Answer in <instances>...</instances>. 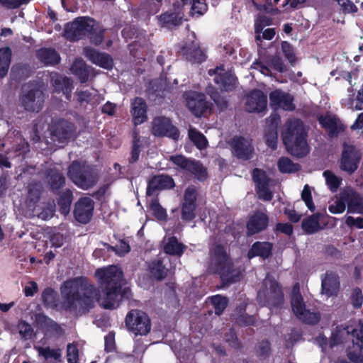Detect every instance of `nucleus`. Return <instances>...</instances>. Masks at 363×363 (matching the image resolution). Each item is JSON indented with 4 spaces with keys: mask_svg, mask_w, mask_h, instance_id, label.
Wrapping results in <instances>:
<instances>
[{
    "mask_svg": "<svg viewBox=\"0 0 363 363\" xmlns=\"http://www.w3.org/2000/svg\"><path fill=\"white\" fill-rule=\"evenodd\" d=\"M272 251V245L269 242H255L247 253L249 259L255 257H260L263 259L268 258Z\"/></svg>",
    "mask_w": 363,
    "mask_h": 363,
    "instance_id": "nucleus-33",
    "label": "nucleus"
},
{
    "mask_svg": "<svg viewBox=\"0 0 363 363\" xmlns=\"http://www.w3.org/2000/svg\"><path fill=\"white\" fill-rule=\"evenodd\" d=\"M174 11H168L162 15L157 16L159 24L164 28H172L181 23L183 18L182 12V6L179 2H174L173 4Z\"/></svg>",
    "mask_w": 363,
    "mask_h": 363,
    "instance_id": "nucleus-21",
    "label": "nucleus"
},
{
    "mask_svg": "<svg viewBox=\"0 0 363 363\" xmlns=\"http://www.w3.org/2000/svg\"><path fill=\"white\" fill-rule=\"evenodd\" d=\"M270 24V19L265 16H259L255 23V30L256 33L255 39L257 41L261 40L260 33L262 32L264 28Z\"/></svg>",
    "mask_w": 363,
    "mask_h": 363,
    "instance_id": "nucleus-49",
    "label": "nucleus"
},
{
    "mask_svg": "<svg viewBox=\"0 0 363 363\" xmlns=\"http://www.w3.org/2000/svg\"><path fill=\"white\" fill-rule=\"evenodd\" d=\"M74 126L72 123L62 119L53 120L50 126V132L52 140L57 144V147H62L73 135Z\"/></svg>",
    "mask_w": 363,
    "mask_h": 363,
    "instance_id": "nucleus-11",
    "label": "nucleus"
},
{
    "mask_svg": "<svg viewBox=\"0 0 363 363\" xmlns=\"http://www.w3.org/2000/svg\"><path fill=\"white\" fill-rule=\"evenodd\" d=\"M184 98L189 109L196 117H201L210 108V104L202 93L194 91H186Z\"/></svg>",
    "mask_w": 363,
    "mask_h": 363,
    "instance_id": "nucleus-13",
    "label": "nucleus"
},
{
    "mask_svg": "<svg viewBox=\"0 0 363 363\" xmlns=\"http://www.w3.org/2000/svg\"><path fill=\"white\" fill-rule=\"evenodd\" d=\"M69 178L79 187L88 189L97 182L98 177L92 167L83 162L74 161L68 169Z\"/></svg>",
    "mask_w": 363,
    "mask_h": 363,
    "instance_id": "nucleus-7",
    "label": "nucleus"
},
{
    "mask_svg": "<svg viewBox=\"0 0 363 363\" xmlns=\"http://www.w3.org/2000/svg\"><path fill=\"white\" fill-rule=\"evenodd\" d=\"M72 201V192L69 189H66L61 194L58 203L62 208V212L67 214L69 211L70 205Z\"/></svg>",
    "mask_w": 363,
    "mask_h": 363,
    "instance_id": "nucleus-47",
    "label": "nucleus"
},
{
    "mask_svg": "<svg viewBox=\"0 0 363 363\" xmlns=\"http://www.w3.org/2000/svg\"><path fill=\"white\" fill-rule=\"evenodd\" d=\"M282 139L287 151L292 155L301 157L308 153L306 134L303 123L299 119H289L286 122Z\"/></svg>",
    "mask_w": 363,
    "mask_h": 363,
    "instance_id": "nucleus-3",
    "label": "nucleus"
},
{
    "mask_svg": "<svg viewBox=\"0 0 363 363\" xmlns=\"http://www.w3.org/2000/svg\"><path fill=\"white\" fill-rule=\"evenodd\" d=\"M319 214H313L302 222V228L307 233L312 234L320 229L319 223Z\"/></svg>",
    "mask_w": 363,
    "mask_h": 363,
    "instance_id": "nucleus-38",
    "label": "nucleus"
},
{
    "mask_svg": "<svg viewBox=\"0 0 363 363\" xmlns=\"http://www.w3.org/2000/svg\"><path fill=\"white\" fill-rule=\"evenodd\" d=\"M84 56L92 63L104 69H111L113 67V60L111 56L104 52H100L91 48H85L83 52Z\"/></svg>",
    "mask_w": 363,
    "mask_h": 363,
    "instance_id": "nucleus-26",
    "label": "nucleus"
},
{
    "mask_svg": "<svg viewBox=\"0 0 363 363\" xmlns=\"http://www.w3.org/2000/svg\"><path fill=\"white\" fill-rule=\"evenodd\" d=\"M209 298L211 304L213 306L215 313L217 315H220L228 305V299L220 295H216Z\"/></svg>",
    "mask_w": 363,
    "mask_h": 363,
    "instance_id": "nucleus-46",
    "label": "nucleus"
},
{
    "mask_svg": "<svg viewBox=\"0 0 363 363\" xmlns=\"http://www.w3.org/2000/svg\"><path fill=\"white\" fill-rule=\"evenodd\" d=\"M37 57L46 65H54L60 62V55L53 49L42 48L37 51Z\"/></svg>",
    "mask_w": 363,
    "mask_h": 363,
    "instance_id": "nucleus-35",
    "label": "nucleus"
},
{
    "mask_svg": "<svg viewBox=\"0 0 363 363\" xmlns=\"http://www.w3.org/2000/svg\"><path fill=\"white\" fill-rule=\"evenodd\" d=\"M196 206L182 203V218L183 220H191L195 218V209Z\"/></svg>",
    "mask_w": 363,
    "mask_h": 363,
    "instance_id": "nucleus-58",
    "label": "nucleus"
},
{
    "mask_svg": "<svg viewBox=\"0 0 363 363\" xmlns=\"http://www.w3.org/2000/svg\"><path fill=\"white\" fill-rule=\"evenodd\" d=\"M68 363H79V350L73 344H68L67 348Z\"/></svg>",
    "mask_w": 363,
    "mask_h": 363,
    "instance_id": "nucleus-60",
    "label": "nucleus"
},
{
    "mask_svg": "<svg viewBox=\"0 0 363 363\" xmlns=\"http://www.w3.org/2000/svg\"><path fill=\"white\" fill-rule=\"evenodd\" d=\"M268 221L267 214L260 211L256 212L247 222V234L252 235L264 230L267 227Z\"/></svg>",
    "mask_w": 363,
    "mask_h": 363,
    "instance_id": "nucleus-30",
    "label": "nucleus"
},
{
    "mask_svg": "<svg viewBox=\"0 0 363 363\" xmlns=\"http://www.w3.org/2000/svg\"><path fill=\"white\" fill-rule=\"evenodd\" d=\"M252 179L256 186L269 184V182L265 172L257 168L252 171Z\"/></svg>",
    "mask_w": 363,
    "mask_h": 363,
    "instance_id": "nucleus-53",
    "label": "nucleus"
},
{
    "mask_svg": "<svg viewBox=\"0 0 363 363\" xmlns=\"http://www.w3.org/2000/svg\"><path fill=\"white\" fill-rule=\"evenodd\" d=\"M278 167L280 172L283 173H291L299 170L300 166L294 163L287 157H281L278 161Z\"/></svg>",
    "mask_w": 363,
    "mask_h": 363,
    "instance_id": "nucleus-45",
    "label": "nucleus"
},
{
    "mask_svg": "<svg viewBox=\"0 0 363 363\" xmlns=\"http://www.w3.org/2000/svg\"><path fill=\"white\" fill-rule=\"evenodd\" d=\"M257 301L261 306L272 308L281 306L284 296L277 281L267 274L263 281L262 289L257 292Z\"/></svg>",
    "mask_w": 363,
    "mask_h": 363,
    "instance_id": "nucleus-6",
    "label": "nucleus"
},
{
    "mask_svg": "<svg viewBox=\"0 0 363 363\" xmlns=\"http://www.w3.org/2000/svg\"><path fill=\"white\" fill-rule=\"evenodd\" d=\"M104 97L99 91L93 88L81 90L77 92V101L81 106L86 107L90 106L91 108L97 106Z\"/></svg>",
    "mask_w": 363,
    "mask_h": 363,
    "instance_id": "nucleus-27",
    "label": "nucleus"
},
{
    "mask_svg": "<svg viewBox=\"0 0 363 363\" xmlns=\"http://www.w3.org/2000/svg\"><path fill=\"white\" fill-rule=\"evenodd\" d=\"M208 271L218 274L224 284L240 281L242 272L235 268L226 247L219 243H213L209 250Z\"/></svg>",
    "mask_w": 363,
    "mask_h": 363,
    "instance_id": "nucleus-2",
    "label": "nucleus"
},
{
    "mask_svg": "<svg viewBox=\"0 0 363 363\" xmlns=\"http://www.w3.org/2000/svg\"><path fill=\"white\" fill-rule=\"evenodd\" d=\"M251 68L258 70L260 73L265 76H272V71L279 72H284L286 70V67L282 60L277 56H274L266 60L257 61L254 62Z\"/></svg>",
    "mask_w": 363,
    "mask_h": 363,
    "instance_id": "nucleus-18",
    "label": "nucleus"
},
{
    "mask_svg": "<svg viewBox=\"0 0 363 363\" xmlns=\"http://www.w3.org/2000/svg\"><path fill=\"white\" fill-rule=\"evenodd\" d=\"M18 329L21 337L24 340H30L33 337V330L30 324L21 320L18 324Z\"/></svg>",
    "mask_w": 363,
    "mask_h": 363,
    "instance_id": "nucleus-51",
    "label": "nucleus"
},
{
    "mask_svg": "<svg viewBox=\"0 0 363 363\" xmlns=\"http://www.w3.org/2000/svg\"><path fill=\"white\" fill-rule=\"evenodd\" d=\"M351 301L354 308H360L363 303V294L359 288H354L351 294Z\"/></svg>",
    "mask_w": 363,
    "mask_h": 363,
    "instance_id": "nucleus-61",
    "label": "nucleus"
},
{
    "mask_svg": "<svg viewBox=\"0 0 363 363\" xmlns=\"http://www.w3.org/2000/svg\"><path fill=\"white\" fill-rule=\"evenodd\" d=\"M321 126L325 130L330 137H335L344 131V125L334 114L327 113L318 118Z\"/></svg>",
    "mask_w": 363,
    "mask_h": 363,
    "instance_id": "nucleus-23",
    "label": "nucleus"
},
{
    "mask_svg": "<svg viewBox=\"0 0 363 363\" xmlns=\"http://www.w3.org/2000/svg\"><path fill=\"white\" fill-rule=\"evenodd\" d=\"M94 205L91 198H81L75 204L74 211L75 219L81 223H87L93 216Z\"/></svg>",
    "mask_w": 363,
    "mask_h": 363,
    "instance_id": "nucleus-20",
    "label": "nucleus"
},
{
    "mask_svg": "<svg viewBox=\"0 0 363 363\" xmlns=\"http://www.w3.org/2000/svg\"><path fill=\"white\" fill-rule=\"evenodd\" d=\"M127 329L135 335H146L151 329L149 316L140 310H131L125 317Z\"/></svg>",
    "mask_w": 363,
    "mask_h": 363,
    "instance_id": "nucleus-10",
    "label": "nucleus"
},
{
    "mask_svg": "<svg viewBox=\"0 0 363 363\" xmlns=\"http://www.w3.org/2000/svg\"><path fill=\"white\" fill-rule=\"evenodd\" d=\"M33 211L38 214V218L43 220H48L52 217L55 212V206L53 205H50L45 208L41 212H39V209L37 207H35Z\"/></svg>",
    "mask_w": 363,
    "mask_h": 363,
    "instance_id": "nucleus-62",
    "label": "nucleus"
},
{
    "mask_svg": "<svg viewBox=\"0 0 363 363\" xmlns=\"http://www.w3.org/2000/svg\"><path fill=\"white\" fill-rule=\"evenodd\" d=\"M104 32L95 20L82 16L66 25L64 35L69 40H77L89 35L91 42L98 45L104 40Z\"/></svg>",
    "mask_w": 363,
    "mask_h": 363,
    "instance_id": "nucleus-4",
    "label": "nucleus"
},
{
    "mask_svg": "<svg viewBox=\"0 0 363 363\" xmlns=\"http://www.w3.org/2000/svg\"><path fill=\"white\" fill-rule=\"evenodd\" d=\"M38 356L43 357L45 363L60 362L62 352L60 349H51L49 347L35 346Z\"/></svg>",
    "mask_w": 363,
    "mask_h": 363,
    "instance_id": "nucleus-34",
    "label": "nucleus"
},
{
    "mask_svg": "<svg viewBox=\"0 0 363 363\" xmlns=\"http://www.w3.org/2000/svg\"><path fill=\"white\" fill-rule=\"evenodd\" d=\"M187 4L191 5L192 15L196 13L202 15L207 11V4L205 0H191Z\"/></svg>",
    "mask_w": 363,
    "mask_h": 363,
    "instance_id": "nucleus-52",
    "label": "nucleus"
},
{
    "mask_svg": "<svg viewBox=\"0 0 363 363\" xmlns=\"http://www.w3.org/2000/svg\"><path fill=\"white\" fill-rule=\"evenodd\" d=\"M50 79L52 86H54L55 91L62 92L66 96L67 99L69 100L71 97V92L73 89L72 80L67 77L62 76L57 73H52Z\"/></svg>",
    "mask_w": 363,
    "mask_h": 363,
    "instance_id": "nucleus-29",
    "label": "nucleus"
},
{
    "mask_svg": "<svg viewBox=\"0 0 363 363\" xmlns=\"http://www.w3.org/2000/svg\"><path fill=\"white\" fill-rule=\"evenodd\" d=\"M48 182L52 190L57 193L65 184V178L62 174L56 171H51L48 175Z\"/></svg>",
    "mask_w": 363,
    "mask_h": 363,
    "instance_id": "nucleus-42",
    "label": "nucleus"
},
{
    "mask_svg": "<svg viewBox=\"0 0 363 363\" xmlns=\"http://www.w3.org/2000/svg\"><path fill=\"white\" fill-rule=\"evenodd\" d=\"M99 289L91 284L85 277H80L64 282L60 288L62 307L67 311L84 313L99 302L105 308H116L122 295L123 272L120 267L111 265L95 272Z\"/></svg>",
    "mask_w": 363,
    "mask_h": 363,
    "instance_id": "nucleus-1",
    "label": "nucleus"
},
{
    "mask_svg": "<svg viewBox=\"0 0 363 363\" xmlns=\"http://www.w3.org/2000/svg\"><path fill=\"white\" fill-rule=\"evenodd\" d=\"M323 176L330 191L333 192L337 191L341 183V179L330 171H325Z\"/></svg>",
    "mask_w": 363,
    "mask_h": 363,
    "instance_id": "nucleus-48",
    "label": "nucleus"
},
{
    "mask_svg": "<svg viewBox=\"0 0 363 363\" xmlns=\"http://www.w3.org/2000/svg\"><path fill=\"white\" fill-rule=\"evenodd\" d=\"M184 248L185 246L179 242L175 237L169 238L164 247L167 254L179 257L182 255Z\"/></svg>",
    "mask_w": 363,
    "mask_h": 363,
    "instance_id": "nucleus-37",
    "label": "nucleus"
},
{
    "mask_svg": "<svg viewBox=\"0 0 363 363\" xmlns=\"http://www.w3.org/2000/svg\"><path fill=\"white\" fill-rule=\"evenodd\" d=\"M174 186V182L171 177L164 174L155 176L148 182L147 194L151 196L156 191L171 189L173 188Z\"/></svg>",
    "mask_w": 363,
    "mask_h": 363,
    "instance_id": "nucleus-28",
    "label": "nucleus"
},
{
    "mask_svg": "<svg viewBox=\"0 0 363 363\" xmlns=\"http://www.w3.org/2000/svg\"><path fill=\"white\" fill-rule=\"evenodd\" d=\"M267 96L260 90H253L246 96L245 106L248 112L261 113L265 111Z\"/></svg>",
    "mask_w": 363,
    "mask_h": 363,
    "instance_id": "nucleus-22",
    "label": "nucleus"
},
{
    "mask_svg": "<svg viewBox=\"0 0 363 363\" xmlns=\"http://www.w3.org/2000/svg\"><path fill=\"white\" fill-rule=\"evenodd\" d=\"M152 133L155 136H166L173 140H177L179 136L178 129L172 124L169 118L165 117L154 118Z\"/></svg>",
    "mask_w": 363,
    "mask_h": 363,
    "instance_id": "nucleus-16",
    "label": "nucleus"
},
{
    "mask_svg": "<svg viewBox=\"0 0 363 363\" xmlns=\"http://www.w3.org/2000/svg\"><path fill=\"white\" fill-rule=\"evenodd\" d=\"M149 209L159 220H165L167 218L166 210L162 207L157 199H153L149 203Z\"/></svg>",
    "mask_w": 363,
    "mask_h": 363,
    "instance_id": "nucleus-44",
    "label": "nucleus"
},
{
    "mask_svg": "<svg viewBox=\"0 0 363 363\" xmlns=\"http://www.w3.org/2000/svg\"><path fill=\"white\" fill-rule=\"evenodd\" d=\"M233 154L240 159L244 160L252 157L253 148L251 143L242 137H236L230 142Z\"/></svg>",
    "mask_w": 363,
    "mask_h": 363,
    "instance_id": "nucleus-24",
    "label": "nucleus"
},
{
    "mask_svg": "<svg viewBox=\"0 0 363 363\" xmlns=\"http://www.w3.org/2000/svg\"><path fill=\"white\" fill-rule=\"evenodd\" d=\"M280 121V116L277 113H272L266 121L268 130L277 131Z\"/></svg>",
    "mask_w": 363,
    "mask_h": 363,
    "instance_id": "nucleus-63",
    "label": "nucleus"
},
{
    "mask_svg": "<svg viewBox=\"0 0 363 363\" xmlns=\"http://www.w3.org/2000/svg\"><path fill=\"white\" fill-rule=\"evenodd\" d=\"M149 269L152 277L157 280H162L167 276V270L160 260L152 262L149 265Z\"/></svg>",
    "mask_w": 363,
    "mask_h": 363,
    "instance_id": "nucleus-40",
    "label": "nucleus"
},
{
    "mask_svg": "<svg viewBox=\"0 0 363 363\" xmlns=\"http://www.w3.org/2000/svg\"><path fill=\"white\" fill-rule=\"evenodd\" d=\"M189 138L199 150L205 149L207 147L208 141L206 137L195 128H189Z\"/></svg>",
    "mask_w": 363,
    "mask_h": 363,
    "instance_id": "nucleus-41",
    "label": "nucleus"
},
{
    "mask_svg": "<svg viewBox=\"0 0 363 363\" xmlns=\"http://www.w3.org/2000/svg\"><path fill=\"white\" fill-rule=\"evenodd\" d=\"M35 320L37 324L46 331H57L60 328L55 321L42 314L37 315Z\"/></svg>",
    "mask_w": 363,
    "mask_h": 363,
    "instance_id": "nucleus-43",
    "label": "nucleus"
},
{
    "mask_svg": "<svg viewBox=\"0 0 363 363\" xmlns=\"http://www.w3.org/2000/svg\"><path fill=\"white\" fill-rule=\"evenodd\" d=\"M11 50L9 48L0 49V77L6 75L10 65Z\"/></svg>",
    "mask_w": 363,
    "mask_h": 363,
    "instance_id": "nucleus-39",
    "label": "nucleus"
},
{
    "mask_svg": "<svg viewBox=\"0 0 363 363\" xmlns=\"http://www.w3.org/2000/svg\"><path fill=\"white\" fill-rule=\"evenodd\" d=\"M89 69L82 59H76L71 67V72L76 75L81 82L87 81L89 75Z\"/></svg>",
    "mask_w": 363,
    "mask_h": 363,
    "instance_id": "nucleus-36",
    "label": "nucleus"
},
{
    "mask_svg": "<svg viewBox=\"0 0 363 363\" xmlns=\"http://www.w3.org/2000/svg\"><path fill=\"white\" fill-rule=\"evenodd\" d=\"M348 338L352 342V347L348 351V358L354 363H363V331L361 328L352 329L351 327H337L332 333L329 342L330 347H333Z\"/></svg>",
    "mask_w": 363,
    "mask_h": 363,
    "instance_id": "nucleus-5",
    "label": "nucleus"
},
{
    "mask_svg": "<svg viewBox=\"0 0 363 363\" xmlns=\"http://www.w3.org/2000/svg\"><path fill=\"white\" fill-rule=\"evenodd\" d=\"M340 282L335 273L327 272L322 279V291L328 296L335 294L339 289Z\"/></svg>",
    "mask_w": 363,
    "mask_h": 363,
    "instance_id": "nucleus-32",
    "label": "nucleus"
},
{
    "mask_svg": "<svg viewBox=\"0 0 363 363\" xmlns=\"http://www.w3.org/2000/svg\"><path fill=\"white\" fill-rule=\"evenodd\" d=\"M291 308L295 315L307 324H315L319 321L320 314L306 309L303 298L300 294L299 284H294L291 295Z\"/></svg>",
    "mask_w": 363,
    "mask_h": 363,
    "instance_id": "nucleus-9",
    "label": "nucleus"
},
{
    "mask_svg": "<svg viewBox=\"0 0 363 363\" xmlns=\"http://www.w3.org/2000/svg\"><path fill=\"white\" fill-rule=\"evenodd\" d=\"M208 74L221 90L228 91L235 86L236 78L230 72H225L223 65L209 69Z\"/></svg>",
    "mask_w": 363,
    "mask_h": 363,
    "instance_id": "nucleus-15",
    "label": "nucleus"
},
{
    "mask_svg": "<svg viewBox=\"0 0 363 363\" xmlns=\"http://www.w3.org/2000/svg\"><path fill=\"white\" fill-rule=\"evenodd\" d=\"M341 199L347 206V213L363 214V196L350 187L345 188Z\"/></svg>",
    "mask_w": 363,
    "mask_h": 363,
    "instance_id": "nucleus-17",
    "label": "nucleus"
},
{
    "mask_svg": "<svg viewBox=\"0 0 363 363\" xmlns=\"http://www.w3.org/2000/svg\"><path fill=\"white\" fill-rule=\"evenodd\" d=\"M345 223L350 228L362 229L363 228V218H354L351 216H348L345 218Z\"/></svg>",
    "mask_w": 363,
    "mask_h": 363,
    "instance_id": "nucleus-64",
    "label": "nucleus"
},
{
    "mask_svg": "<svg viewBox=\"0 0 363 363\" xmlns=\"http://www.w3.org/2000/svg\"><path fill=\"white\" fill-rule=\"evenodd\" d=\"M197 197V193L195 187L189 186L188 187L184 192V203H187L189 205H196V201Z\"/></svg>",
    "mask_w": 363,
    "mask_h": 363,
    "instance_id": "nucleus-59",
    "label": "nucleus"
},
{
    "mask_svg": "<svg viewBox=\"0 0 363 363\" xmlns=\"http://www.w3.org/2000/svg\"><path fill=\"white\" fill-rule=\"evenodd\" d=\"M21 102L26 110L39 112L44 103L45 96L41 86L38 83L24 84L22 88Z\"/></svg>",
    "mask_w": 363,
    "mask_h": 363,
    "instance_id": "nucleus-8",
    "label": "nucleus"
},
{
    "mask_svg": "<svg viewBox=\"0 0 363 363\" xmlns=\"http://www.w3.org/2000/svg\"><path fill=\"white\" fill-rule=\"evenodd\" d=\"M269 184L256 186V191L259 199L269 201L273 198L272 192L269 189Z\"/></svg>",
    "mask_w": 363,
    "mask_h": 363,
    "instance_id": "nucleus-54",
    "label": "nucleus"
},
{
    "mask_svg": "<svg viewBox=\"0 0 363 363\" xmlns=\"http://www.w3.org/2000/svg\"><path fill=\"white\" fill-rule=\"evenodd\" d=\"M281 50L285 57L291 64H294L296 61L294 50L293 47L286 41L281 43Z\"/></svg>",
    "mask_w": 363,
    "mask_h": 363,
    "instance_id": "nucleus-55",
    "label": "nucleus"
},
{
    "mask_svg": "<svg viewBox=\"0 0 363 363\" xmlns=\"http://www.w3.org/2000/svg\"><path fill=\"white\" fill-rule=\"evenodd\" d=\"M42 298L48 306L54 307L56 306V294L52 289H45L42 294Z\"/></svg>",
    "mask_w": 363,
    "mask_h": 363,
    "instance_id": "nucleus-56",
    "label": "nucleus"
},
{
    "mask_svg": "<svg viewBox=\"0 0 363 363\" xmlns=\"http://www.w3.org/2000/svg\"><path fill=\"white\" fill-rule=\"evenodd\" d=\"M361 158V153L353 145H344L341 160V168L349 173L354 172L358 167Z\"/></svg>",
    "mask_w": 363,
    "mask_h": 363,
    "instance_id": "nucleus-19",
    "label": "nucleus"
},
{
    "mask_svg": "<svg viewBox=\"0 0 363 363\" xmlns=\"http://www.w3.org/2000/svg\"><path fill=\"white\" fill-rule=\"evenodd\" d=\"M270 105L274 108H281L286 111H292L295 108L293 104V97L281 90H275L269 94Z\"/></svg>",
    "mask_w": 363,
    "mask_h": 363,
    "instance_id": "nucleus-25",
    "label": "nucleus"
},
{
    "mask_svg": "<svg viewBox=\"0 0 363 363\" xmlns=\"http://www.w3.org/2000/svg\"><path fill=\"white\" fill-rule=\"evenodd\" d=\"M41 186L39 184H32L29 187L28 201L29 203H35L40 198Z\"/></svg>",
    "mask_w": 363,
    "mask_h": 363,
    "instance_id": "nucleus-57",
    "label": "nucleus"
},
{
    "mask_svg": "<svg viewBox=\"0 0 363 363\" xmlns=\"http://www.w3.org/2000/svg\"><path fill=\"white\" fill-rule=\"evenodd\" d=\"M195 35L194 33L189 35V41L181 49L182 55L186 60L192 63H201L206 60V55L202 49L200 48L199 43L194 40Z\"/></svg>",
    "mask_w": 363,
    "mask_h": 363,
    "instance_id": "nucleus-14",
    "label": "nucleus"
},
{
    "mask_svg": "<svg viewBox=\"0 0 363 363\" xmlns=\"http://www.w3.org/2000/svg\"><path fill=\"white\" fill-rule=\"evenodd\" d=\"M169 160L181 169L194 174L199 180H204L207 177L206 168L199 162L187 159L181 155L170 156Z\"/></svg>",
    "mask_w": 363,
    "mask_h": 363,
    "instance_id": "nucleus-12",
    "label": "nucleus"
},
{
    "mask_svg": "<svg viewBox=\"0 0 363 363\" xmlns=\"http://www.w3.org/2000/svg\"><path fill=\"white\" fill-rule=\"evenodd\" d=\"M301 199L311 212L315 210V206L312 199L311 188L308 184H306L303 187L301 192Z\"/></svg>",
    "mask_w": 363,
    "mask_h": 363,
    "instance_id": "nucleus-50",
    "label": "nucleus"
},
{
    "mask_svg": "<svg viewBox=\"0 0 363 363\" xmlns=\"http://www.w3.org/2000/svg\"><path fill=\"white\" fill-rule=\"evenodd\" d=\"M130 113L135 125H140L147 120V106L145 101L136 97L131 101Z\"/></svg>",
    "mask_w": 363,
    "mask_h": 363,
    "instance_id": "nucleus-31",
    "label": "nucleus"
}]
</instances>
